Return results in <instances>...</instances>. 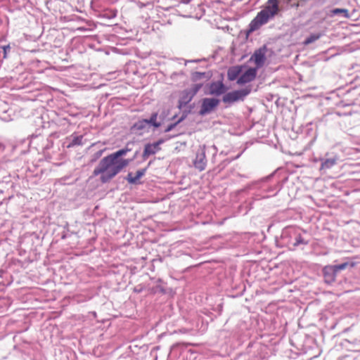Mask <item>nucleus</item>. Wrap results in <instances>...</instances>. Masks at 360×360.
Here are the masks:
<instances>
[{"instance_id":"22","label":"nucleus","mask_w":360,"mask_h":360,"mask_svg":"<svg viewBox=\"0 0 360 360\" xmlns=\"http://www.w3.org/2000/svg\"><path fill=\"white\" fill-rule=\"evenodd\" d=\"M300 244H304V245H307L308 244V241L305 240L302 236L301 235H298L296 238H295V242L294 243V245L295 246H298Z\"/></svg>"},{"instance_id":"18","label":"nucleus","mask_w":360,"mask_h":360,"mask_svg":"<svg viewBox=\"0 0 360 360\" xmlns=\"http://www.w3.org/2000/svg\"><path fill=\"white\" fill-rule=\"evenodd\" d=\"M332 15H339L342 14L344 17L348 18L349 17V11L346 8H334L331 11Z\"/></svg>"},{"instance_id":"2","label":"nucleus","mask_w":360,"mask_h":360,"mask_svg":"<svg viewBox=\"0 0 360 360\" xmlns=\"http://www.w3.org/2000/svg\"><path fill=\"white\" fill-rule=\"evenodd\" d=\"M279 12L278 1L268 0L262 10L257 13V15L249 24L246 34L248 36L253 32L259 30L262 25H266L272 20Z\"/></svg>"},{"instance_id":"24","label":"nucleus","mask_w":360,"mask_h":360,"mask_svg":"<svg viewBox=\"0 0 360 360\" xmlns=\"http://www.w3.org/2000/svg\"><path fill=\"white\" fill-rule=\"evenodd\" d=\"M183 117L180 118L177 122L169 124L167 128L165 129V132H169L172 131L179 123H180L183 120Z\"/></svg>"},{"instance_id":"6","label":"nucleus","mask_w":360,"mask_h":360,"mask_svg":"<svg viewBox=\"0 0 360 360\" xmlns=\"http://www.w3.org/2000/svg\"><path fill=\"white\" fill-rule=\"evenodd\" d=\"M266 46L264 45L262 47L257 49L250 58V60H253L257 65V68H261L264 65L266 60Z\"/></svg>"},{"instance_id":"12","label":"nucleus","mask_w":360,"mask_h":360,"mask_svg":"<svg viewBox=\"0 0 360 360\" xmlns=\"http://www.w3.org/2000/svg\"><path fill=\"white\" fill-rule=\"evenodd\" d=\"M146 168L139 169L136 172L135 176H133L132 173L129 172L125 179L129 184H136L137 181L146 174Z\"/></svg>"},{"instance_id":"21","label":"nucleus","mask_w":360,"mask_h":360,"mask_svg":"<svg viewBox=\"0 0 360 360\" xmlns=\"http://www.w3.org/2000/svg\"><path fill=\"white\" fill-rule=\"evenodd\" d=\"M349 265V264L348 262H344L340 264L333 265V266L338 274L340 271L345 270Z\"/></svg>"},{"instance_id":"15","label":"nucleus","mask_w":360,"mask_h":360,"mask_svg":"<svg viewBox=\"0 0 360 360\" xmlns=\"http://www.w3.org/2000/svg\"><path fill=\"white\" fill-rule=\"evenodd\" d=\"M148 126H149V124H148V120L143 119V120H139L138 122H136L134 124L133 128L136 130H143Z\"/></svg>"},{"instance_id":"13","label":"nucleus","mask_w":360,"mask_h":360,"mask_svg":"<svg viewBox=\"0 0 360 360\" xmlns=\"http://www.w3.org/2000/svg\"><path fill=\"white\" fill-rule=\"evenodd\" d=\"M241 72V68L240 66H233L229 69L227 77L229 80L234 81L236 79Z\"/></svg>"},{"instance_id":"26","label":"nucleus","mask_w":360,"mask_h":360,"mask_svg":"<svg viewBox=\"0 0 360 360\" xmlns=\"http://www.w3.org/2000/svg\"><path fill=\"white\" fill-rule=\"evenodd\" d=\"M165 142L164 139H159L158 141L155 142V144H157L158 147H160V145Z\"/></svg>"},{"instance_id":"4","label":"nucleus","mask_w":360,"mask_h":360,"mask_svg":"<svg viewBox=\"0 0 360 360\" xmlns=\"http://www.w3.org/2000/svg\"><path fill=\"white\" fill-rule=\"evenodd\" d=\"M219 103V100L214 98H205L202 101L199 114L205 115L211 112Z\"/></svg>"},{"instance_id":"11","label":"nucleus","mask_w":360,"mask_h":360,"mask_svg":"<svg viewBox=\"0 0 360 360\" xmlns=\"http://www.w3.org/2000/svg\"><path fill=\"white\" fill-rule=\"evenodd\" d=\"M160 150V147L157 146V144L148 143L145 145L143 153V158L144 160L147 159L150 155H154L158 153Z\"/></svg>"},{"instance_id":"20","label":"nucleus","mask_w":360,"mask_h":360,"mask_svg":"<svg viewBox=\"0 0 360 360\" xmlns=\"http://www.w3.org/2000/svg\"><path fill=\"white\" fill-rule=\"evenodd\" d=\"M202 84H195L190 89H187L193 96H195L201 89Z\"/></svg>"},{"instance_id":"7","label":"nucleus","mask_w":360,"mask_h":360,"mask_svg":"<svg viewBox=\"0 0 360 360\" xmlns=\"http://www.w3.org/2000/svg\"><path fill=\"white\" fill-rule=\"evenodd\" d=\"M256 75V68H249L238 77L237 83L238 84H244L250 82L255 79Z\"/></svg>"},{"instance_id":"19","label":"nucleus","mask_w":360,"mask_h":360,"mask_svg":"<svg viewBox=\"0 0 360 360\" xmlns=\"http://www.w3.org/2000/svg\"><path fill=\"white\" fill-rule=\"evenodd\" d=\"M204 77H205V72H195L191 75V79L193 82H197Z\"/></svg>"},{"instance_id":"8","label":"nucleus","mask_w":360,"mask_h":360,"mask_svg":"<svg viewBox=\"0 0 360 360\" xmlns=\"http://www.w3.org/2000/svg\"><path fill=\"white\" fill-rule=\"evenodd\" d=\"M324 281L328 284H332L335 281L337 272L333 265L326 266L323 269Z\"/></svg>"},{"instance_id":"9","label":"nucleus","mask_w":360,"mask_h":360,"mask_svg":"<svg viewBox=\"0 0 360 360\" xmlns=\"http://www.w3.org/2000/svg\"><path fill=\"white\" fill-rule=\"evenodd\" d=\"M226 88L222 82H212L210 86V94L211 95L220 96L224 94Z\"/></svg>"},{"instance_id":"16","label":"nucleus","mask_w":360,"mask_h":360,"mask_svg":"<svg viewBox=\"0 0 360 360\" xmlns=\"http://www.w3.org/2000/svg\"><path fill=\"white\" fill-rule=\"evenodd\" d=\"M321 37V33L312 34L309 37H307L303 42V44L307 46L316 40L319 39Z\"/></svg>"},{"instance_id":"28","label":"nucleus","mask_w":360,"mask_h":360,"mask_svg":"<svg viewBox=\"0 0 360 360\" xmlns=\"http://www.w3.org/2000/svg\"><path fill=\"white\" fill-rule=\"evenodd\" d=\"M137 154H138V152H136L134 157H136Z\"/></svg>"},{"instance_id":"27","label":"nucleus","mask_w":360,"mask_h":360,"mask_svg":"<svg viewBox=\"0 0 360 360\" xmlns=\"http://www.w3.org/2000/svg\"><path fill=\"white\" fill-rule=\"evenodd\" d=\"M354 263H352V264H350V266H354Z\"/></svg>"},{"instance_id":"5","label":"nucleus","mask_w":360,"mask_h":360,"mask_svg":"<svg viewBox=\"0 0 360 360\" xmlns=\"http://www.w3.org/2000/svg\"><path fill=\"white\" fill-rule=\"evenodd\" d=\"M194 167L202 172L205 169L207 165V159L205 155V146H200L198 150L195 158L193 161Z\"/></svg>"},{"instance_id":"10","label":"nucleus","mask_w":360,"mask_h":360,"mask_svg":"<svg viewBox=\"0 0 360 360\" xmlns=\"http://www.w3.org/2000/svg\"><path fill=\"white\" fill-rule=\"evenodd\" d=\"M193 97L194 96L188 89L184 90L179 100V107L180 108L185 107Z\"/></svg>"},{"instance_id":"14","label":"nucleus","mask_w":360,"mask_h":360,"mask_svg":"<svg viewBox=\"0 0 360 360\" xmlns=\"http://www.w3.org/2000/svg\"><path fill=\"white\" fill-rule=\"evenodd\" d=\"M338 159L336 158H328L322 160L321 169H329L337 163Z\"/></svg>"},{"instance_id":"17","label":"nucleus","mask_w":360,"mask_h":360,"mask_svg":"<svg viewBox=\"0 0 360 360\" xmlns=\"http://www.w3.org/2000/svg\"><path fill=\"white\" fill-rule=\"evenodd\" d=\"M157 117H158V113L157 112L153 113L151 115L149 119H147L148 120V124L149 125L153 126L155 128L159 127L161 125V124L156 121Z\"/></svg>"},{"instance_id":"25","label":"nucleus","mask_w":360,"mask_h":360,"mask_svg":"<svg viewBox=\"0 0 360 360\" xmlns=\"http://www.w3.org/2000/svg\"><path fill=\"white\" fill-rule=\"evenodd\" d=\"M103 151H104V149L99 150L98 151L96 152L92 155V158L91 160V162H96L98 158H100L101 157V155H103Z\"/></svg>"},{"instance_id":"3","label":"nucleus","mask_w":360,"mask_h":360,"mask_svg":"<svg viewBox=\"0 0 360 360\" xmlns=\"http://www.w3.org/2000/svg\"><path fill=\"white\" fill-rule=\"evenodd\" d=\"M250 91L251 89L250 87H245L240 90H235L229 92L223 96L222 101L224 103L229 104L238 101H243Z\"/></svg>"},{"instance_id":"1","label":"nucleus","mask_w":360,"mask_h":360,"mask_svg":"<svg viewBox=\"0 0 360 360\" xmlns=\"http://www.w3.org/2000/svg\"><path fill=\"white\" fill-rule=\"evenodd\" d=\"M129 145L127 143L124 148L102 158L98 165L94 168L93 175L94 176L100 175V181L103 184L110 182L131 162V160L122 158L131 150Z\"/></svg>"},{"instance_id":"23","label":"nucleus","mask_w":360,"mask_h":360,"mask_svg":"<svg viewBox=\"0 0 360 360\" xmlns=\"http://www.w3.org/2000/svg\"><path fill=\"white\" fill-rule=\"evenodd\" d=\"M82 139H83V136H75V137L73 138L71 144L73 145V146H75V145H77V146L82 145Z\"/></svg>"}]
</instances>
